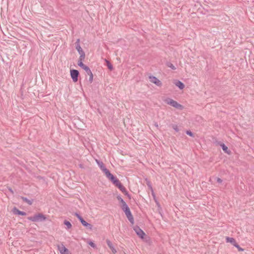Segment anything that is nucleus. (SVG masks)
Returning a JSON list of instances; mask_svg holds the SVG:
<instances>
[{
    "instance_id": "nucleus-38",
    "label": "nucleus",
    "mask_w": 254,
    "mask_h": 254,
    "mask_svg": "<svg viewBox=\"0 0 254 254\" xmlns=\"http://www.w3.org/2000/svg\"><path fill=\"white\" fill-rule=\"evenodd\" d=\"M8 190H9V191H10L12 194H13V193H14V192H13V190H12V189H11V188H8Z\"/></svg>"
},
{
    "instance_id": "nucleus-28",
    "label": "nucleus",
    "mask_w": 254,
    "mask_h": 254,
    "mask_svg": "<svg viewBox=\"0 0 254 254\" xmlns=\"http://www.w3.org/2000/svg\"><path fill=\"white\" fill-rule=\"evenodd\" d=\"M166 65L173 70L176 69V67L170 62H167L166 63Z\"/></svg>"
},
{
    "instance_id": "nucleus-32",
    "label": "nucleus",
    "mask_w": 254,
    "mask_h": 254,
    "mask_svg": "<svg viewBox=\"0 0 254 254\" xmlns=\"http://www.w3.org/2000/svg\"><path fill=\"white\" fill-rule=\"evenodd\" d=\"M117 199L119 201L120 203L121 204V203H123L124 202H125V201L123 200V199L121 197L120 195H118L117 196Z\"/></svg>"
},
{
    "instance_id": "nucleus-20",
    "label": "nucleus",
    "mask_w": 254,
    "mask_h": 254,
    "mask_svg": "<svg viewBox=\"0 0 254 254\" xmlns=\"http://www.w3.org/2000/svg\"><path fill=\"white\" fill-rule=\"evenodd\" d=\"M105 61L106 62V65L108 67V69L110 71H112L113 70L114 68H113V66L112 64L108 60H107L106 59H105Z\"/></svg>"
},
{
    "instance_id": "nucleus-36",
    "label": "nucleus",
    "mask_w": 254,
    "mask_h": 254,
    "mask_svg": "<svg viewBox=\"0 0 254 254\" xmlns=\"http://www.w3.org/2000/svg\"><path fill=\"white\" fill-rule=\"evenodd\" d=\"M216 181L219 184H220V183H221L222 182V180L221 179L219 178H216Z\"/></svg>"
},
{
    "instance_id": "nucleus-5",
    "label": "nucleus",
    "mask_w": 254,
    "mask_h": 254,
    "mask_svg": "<svg viewBox=\"0 0 254 254\" xmlns=\"http://www.w3.org/2000/svg\"><path fill=\"white\" fill-rule=\"evenodd\" d=\"M108 178L117 188L122 184L119 180L117 178L115 177L113 174H111Z\"/></svg>"
},
{
    "instance_id": "nucleus-12",
    "label": "nucleus",
    "mask_w": 254,
    "mask_h": 254,
    "mask_svg": "<svg viewBox=\"0 0 254 254\" xmlns=\"http://www.w3.org/2000/svg\"><path fill=\"white\" fill-rule=\"evenodd\" d=\"M79 42H80V39H77V40L75 43V49L77 50L78 53L79 54H81L84 53L85 52H84V51L82 50V49L80 47V45L79 44Z\"/></svg>"
},
{
    "instance_id": "nucleus-30",
    "label": "nucleus",
    "mask_w": 254,
    "mask_h": 254,
    "mask_svg": "<svg viewBox=\"0 0 254 254\" xmlns=\"http://www.w3.org/2000/svg\"><path fill=\"white\" fill-rule=\"evenodd\" d=\"M74 215L78 219L80 222L83 219L82 216L79 215L78 213L75 212Z\"/></svg>"
},
{
    "instance_id": "nucleus-13",
    "label": "nucleus",
    "mask_w": 254,
    "mask_h": 254,
    "mask_svg": "<svg viewBox=\"0 0 254 254\" xmlns=\"http://www.w3.org/2000/svg\"><path fill=\"white\" fill-rule=\"evenodd\" d=\"M81 223L83 226L85 227L87 229L92 230L93 228V225L90 223H88L86 221L83 219L81 221Z\"/></svg>"
},
{
    "instance_id": "nucleus-15",
    "label": "nucleus",
    "mask_w": 254,
    "mask_h": 254,
    "mask_svg": "<svg viewBox=\"0 0 254 254\" xmlns=\"http://www.w3.org/2000/svg\"><path fill=\"white\" fill-rule=\"evenodd\" d=\"M85 71L86 72L87 74L88 75H89V81L90 83H91L93 81V73H92L91 70H90L89 67H88V68L87 70H85Z\"/></svg>"
},
{
    "instance_id": "nucleus-22",
    "label": "nucleus",
    "mask_w": 254,
    "mask_h": 254,
    "mask_svg": "<svg viewBox=\"0 0 254 254\" xmlns=\"http://www.w3.org/2000/svg\"><path fill=\"white\" fill-rule=\"evenodd\" d=\"M78 65L84 70H87L88 68V66L85 65L82 62H78Z\"/></svg>"
},
{
    "instance_id": "nucleus-21",
    "label": "nucleus",
    "mask_w": 254,
    "mask_h": 254,
    "mask_svg": "<svg viewBox=\"0 0 254 254\" xmlns=\"http://www.w3.org/2000/svg\"><path fill=\"white\" fill-rule=\"evenodd\" d=\"M226 242H229L231 244H232L233 246H234V245H235L237 242L235 240V239L233 238H230V237H226Z\"/></svg>"
},
{
    "instance_id": "nucleus-18",
    "label": "nucleus",
    "mask_w": 254,
    "mask_h": 254,
    "mask_svg": "<svg viewBox=\"0 0 254 254\" xmlns=\"http://www.w3.org/2000/svg\"><path fill=\"white\" fill-rule=\"evenodd\" d=\"M121 208L124 212L130 209L126 202L121 203Z\"/></svg>"
},
{
    "instance_id": "nucleus-2",
    "label": "nucleus",
    "mask_w": 254,
    "mask_h": 254,
    "mask_svg": "<svg viewBox=\"0 0 254 254\" xmlns=\"http://www.w3.org/2000/svg\"><path fill=\"white\" fill-rule=\"evenodd\" d=\"M27 219L33 222H42L46 220V216L42 213H38L33 216L28 217Z\"/></svg>"
},
{
    "instance_id": "nucleus-39",
    "label": "nucleus",
    "mask_w": 254,
    "mask_h": 254,
    "mask_svg": "<svg viewBox=\"0 0 254 254\" xmlns=\"http://www.w3.org/2000/svg\"><path fill=\"white\" fill-rule=\"evenodd\" d=\"M152 195L154 197H155V193H154V191H153V192H152Z\"/></svg>"
},
{
    "instance_id": "nucleus-23",
    "label": "nucleus",
    "mask_w": 254,
    "mask_h": 254,
    "mask_svg": "<svg viewBox=\"0 0 254 254\" xmlns=\"http://www.w3.org/2000/svg\"><path fill=\"white\" fill-rule=\"evenodd\" d=\"M78 65L84 70H87L88 68V66L85 65L82 62H78Z\"/></svg>"
},
{
    "instance_id": "nucleus-9",
    "label": "nucleus",
    "mask_w": 254,
    "mask_h": 254,
    "mask_svg": "<svg viewBox=\"0 0 254 254\" xmlns=\"http://www.w3.org/2000/svg\"><path fill=\"white\" fill-rule=\"evenodd\" d=\"M118 188L129 199H131V195L129 194L128 192L126 190V188L122 185H120Z\"/></svg>"
},
{
    "instance_id": "nucleus-37",
    "label": "nucleus",
    "mask_w": 254,
    "mask_h": 254,
    "mask_svg": "<svg viewBox=\"0 0 254 254\" xmlns=\"http://www.w3.org/2000/svg\"><path fill=\"white\" fill-rule=\"evenodd\" d=\"M149 189L151 190V192H153V188L152 187V185H151L150 186H148Z\"/></svg>"
},
{
    "instance_id": "nucleus-35",
    "label": "nucleus",
    "mask_w": 254,
    "mask_h": 254,
    "mask_svg": "<svg viewBox=\"0 0 254 254\" xmlns=\"http://www.w3.org/2000/svg\"><path fill=\"white\" fill-rule=\"evenodd\" d=\"M145 182L147 186H150L151 185V182L147 179H145Z\"/></svg>"
},
{
    "instance_id": "nucleus-7",
    "label": "nucleus",
    "mask_w": 254,
    "mask_h": 254,
    "mask_svg": "<svg viewBox=\"0 0 254 254\" xmlns=\"http://www.w3.org/2000/svg\"><path fill=\"white\" fill-rule=\"evenodd\" d=\"M149 79H150V82L154 83L158 86L161 87L162 85L161 81L160 80H159L155 76H154L153 75H150L149 76Z\"/></svg>"
},
{
    "instance_id": "nucleus-10",
    "label": "nucleus",
    "mask_w": 254,
    "mask_h": 254,
    "mask_svg": "<svg viewBox=\"0 0 254 254\" xmlns=\"http://www.w3.org/2000/svg\"><path fill=\"white\" fill-rule=\"evenodd\" d=\"M125 213L127 217V218L128 221L130 222V223L133 224L134 223V218L131 213L130 209L125 212Z\"/></svg>"
},
{
    "instance_id": "nucleus-34",
    "label": "nucleus",
    "mask_w": 254,
    "mask_h": 254,
    "mask_svg": "<svg viewBox=\"0 0 254 254\" xmlns=\"http://www.w3.org/2000/svg\"><path fill=\"white\" fill-rule=\"evenodd\" d=\"M88 244L92 248H95L96 247V245L93 242H89L88 243Z\"/></svg>"
},
{
    "instance_id": "nucleus-17",
    "label": "nucleus",
    "mask_w": 254,
    "mask_h": 254,
    "mask_svg": "<svg viewBox=\"0 0 254 254\" xmlns=\"http://www.w3.org/2000/svg\"><path fill=\"white\" fill-rule=\"evenodd\" d=\"M220 145L222 147V149L224 151V152L227 153L228 154H230L231 153V151L228 149V147L225 145L224 143H221Z\"/></svg>"
},
{
    "instance_id": "nucleus-40",
    "label": "nucleus",
    "mask_w": 254,
    "mask_h": 254,
    "mask_svg": "<svg viewBox=\"0 0 254 254\" xmlns=\"http://www.w3.org/2000/svg\"><path fill=\"white\" fill-rule=\"evenodd\" d=\"M155 126L158 127V125L156 123L155 124Z\"/></svg>"
},
{
    "instance_id": "nucleus-16",
    "label": "nucleus",
    "mask_w": 254,
    "mask_h": 254,
    "mask_svg": "<svg viewBox=\"0 0 254 254\" xmlns=\"http://www.w3.org/2000/svg\"><path fill=\"white\" fill-rule=\"evenodd\" d=\"M174 84L180 89H183L185 88L184 84L180 80L176 81V82H174Z\"/></svg>"
},
{
    "instance_id": "nucleus-6",
    "label": "nucleus",
    "mask_w": 254,
    "mask_h": 254,
    "mask_svg": "<svg viewBox=\"0 0 254 254\" xmlns=\"http://www.w3.org/2000/svg\"><path fill=\"white\" fill-rule=\"evenodd\" d=\"M108 178L117 188L122 184L119 180L117 178L115 177L113 174H111Z\"/></svg>"
},
{
    "instance_id": "nucleus-8",
    "label": "nucleus",
    "mask_w": 254,
    "mask_h": 254,
    "mask_svg": "<svg viewBox=\"0 0 254 254\" xmlns=\"http://www.w3.org/2000/svg\"><path fill=\"white\" fill-rule=\"evenodd\" d=\"M58 249L61 254H68L69 253V250L63 244L58 245Z\"/></svg>"
},
{
    "instance_id": "nucleus-25",
    "label": "nucleus",
    "mask_w": 254,
    "mask_h": 254,
    "mask_svg": "<svg viewBox=\"0 0 254 254\" xmlns=\"http://www.w3.org/2000/svg\"><path fill=\"white\" fill-rule=\"evenodd\" d=\"M102 171L105 174L106 177L107 178L109 177V176L112 174L110 171L107 169L106 168H104Z\"/></svg>"
},
{
    "instance_id": "nucleus-1",
    "label": "nucleus",
    "mask_w": 254,
    "mask_h": 254,
    "mask_svg": "<svg viewBox=\"0 0 254 254\" xmlns=\"http://www.w3.org/2000/svg\"><path fill=\"white\" fill-rule=\"evenodd\" d=\"M165 102L171 106H172L173 107L176 108V109H179V110H183L184 109V106L179 103H178L177 101L174 100L173 99L168 98L166 99L165 100Z\"/></svg>"
},
{
    "instance_id": "nucleus-19",
    "label": "nucleus",
    "mask_w": 254,
    "mask_h": 254,
    "mask_svg": "<svg viewBox=\"0 0 254 254\" xmlns=\"http://www.w3.org/2000/svg\"><path fill=\"white\" fill-rule=\"evenodd\" d=\"M21 199L25 202L27 203L29 205H32L33 200H29L27 198L24 197V196H21Z\"/></svg>"
},
{
    "instance_id": "nucleus-33",
    "label": "nucleus",
    "mask_w": 254,
    "mask_h": 254,
    "mask_svg": "<svg viewBox=\"0 0 254 254\" xmlns=\"http://www.w3.org/2000/svg\"><path fill=\"white\" fill-rule=\"evenodd\" d=\"M186 133L190 136L194 137V134L190 130H188L186 131Z\"/></svg>"
},
{
    "instance_id": "nucleus-3",
    "label": "nucleus",
    "mask_w": 254,
    "mask_h": 254,
    "mask_svg": "<svg viewBox=\"0 0 254 254\" xmlns=\"http://www.w3.org/2000/svg\"><path fill=\"white\" fill-rule=\"evenodd\" d=\"M70 72L71 78H72L73 81L74 82H76L78 81V77L79 75V71L76 69H70Z\"/></svg>"
},
{
    "instance_id": "nucleus-31",
    "label": "nucleus",
    "mask_w": 254,
    "mask_h": 254,
    "mask_svg": "<svg viewBox=\"0 0 254 254\" xmlns=\"http://www.w3.org/2000/svg\"><path fill=\"white\" fill-rule=\"evenodd\" d=\"M234 246L236 247L239 252H243L244 250L243 248H241L240 247V246L237 243H236L235 245H234Z\"/></svg>"
},
{
    "instance_id": "nucleus-29",
    "label": "nucleus",
    "mask_w": 254,
    "mask_h": 254,
    "mask_svg": "<svg viewBox=\"0 0 254 254\" xmlns=\"http://www.w3.org/2000/svg\"><path fill=\"white\" fill-rule=\"evenodd\" d=\"M172 127L176 132H178L179 131V129L177 125L173 124L172 125Z\"/></svg>"
},
{
    "instance_id": "nucleus-26",
    "label": "nucleus",
    "mask_w": 254,
    "mask_h": 254,
    "mask_svg": "<svg viewBox=\"0 0 254 254\" xmlns=\"http://www.w3.org/2000/svg\"><path fill=\"white\" fill-rule=\"evenodd\" d=\"M64 224L65 226H66L67 228L68 229H69L71 228V227H72V225H71V223H70L69 221H67V220H66L64 221Z\"/></svg>"
},
{
    "instance_id": "nucleus-14",
    "label": "nucleus",
    "mask_w": 254,
    "mask_h": 254,
    "mask_svg": "<svg viewBox=\"0 0 254 254\" xmlns=\"http://www.w3.org/2000/svg\"><path fill=\"white\" fill-rule=\"evenodd\" d=\"M106 242V243H107L108 246L111 250V251L113 252V253L116 254L117 253V251L116 250V249L114 247L112 243L109 239H107Z\"/></svg>"
},
{
    "instance_id": "nucleus-24",
    "label": "nucleus",
    "mask_w": 254,
    "mask_h": 254,
    "mask_svg": "<svg viewBox=\"0 0 254 254\" xmlns=\"http://www.w3.org/2000/svg\"><path fill=\"white\" fill-rule=\"evenodd\" d=\"M97 163L98 164V166H99L100 168L102 171L104 168H106V167L104 165V164L102 162L98 161L96 160Z\"/></svg>"
},
{
    "instance_id": "nucleus-11",
    "label": "nucleus",
    "mask_w": 254,
    "mask_h": 254,
    "mask_svg": "<svg viewBox=\"0 0 254 254\" xmlns=\"http://www.w3.org/2000/svg\"><path fill=\"white\" fill-rule=\"evenodd\" d=\"M12 212L15 215L25 216L26 215V213L19 210L16 207H14L12 210Z\"/></svg>"
},
{
    "instance_id": "nucleus-4",
    "label": "nucleus",
    "mask_w": 254,
    "mask_h": 254,
    "mask_svg": "<svg viewBox=\"0 0 254 254\" xmlns=\"http://www.w3.org/2000/svg\"><path fill=\"white\" fill-rule=\"evenodd\" d=\"M133 230L139 238L142 239H144V236H145V233L138 226H135L133 227Z\"/></svg>"
},
{
    "instance_id": "nucleus-27",
    "label": "nucleus",
    "mask_w": 254,
    "mask_h": 254,
    "mask_svg": "<svg viewBox=\"0 0 254 254\" xmlns=\"http://www.w3.org/2000/svg\"><path fill=\"white\" fill-rule=\"evenodd\" d=\"M85 58V53H83V54H80V57L79 58L78 62H83V61H84Z\"/></svg>"
}]
</instances>
